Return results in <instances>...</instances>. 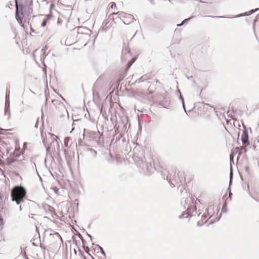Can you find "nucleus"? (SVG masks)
I'll use <instances>...</instances> for the list:
<instances>
[{
	"label": "nucleus",
	"instance_id": "obj_52",
	"mask_svg": "<svg viewBox=\"0 0 259 259\" xmlns=\"http://www.w3.org/2000/svg\"><path fill=\"white\" fill-rule=\"evenodd\" d=\"M34 166H35V167L36 168V165L35 163L33 164Z\"/></svg>",
	"mask_w": 259,
	"mask_h": 259
},
{
	"label": "nucleus",
	"instance_id": "obj_28",
	"mask_svg": "<svg viewBox=\"0 0 259 259\" xmlns=\"http://www.w3.org/2000/svg\"><path fill=\"white\" fill-rule=\"evenodd\" d=\"M90 150L91 151V152H92L93 153L94 156H96V155H97L96 151H95V150H94L93 149H90Z\"/></svg>",
	"mask_w": 259,
	"mask_h": 259
},
{
	"label": "nucleus",
	"instance_id": "obj_37",
	"mask_svg": "<svg viewBox=\"0 0 259 259\" xmlns=\"http://www.w3.org/2000/svg\"><path fill=\"white\" fill-rule=\"evenodd\" d=\"M47 139H43L42 141L44 144H46Z\"/></svg>",
	"mask_w": 259,
	"mask_h": 259
},
{
	"label": "nucleus",
	"instance_id": "obj_25",
	"mask_svg": "<svg viewBox=\"0 0 259 259\" xmlns=\"http://www.w3.org/2000/svg\"><path fill=\"white\" fill-rule=\"evenodd\" d=\"M51 16H52L50 14L46 15H45V18H44V19L46 20L47 21H48L51 18Z\"/></svg>",
	"mask_w": 259,
	"mask_h": 259
},
{
	"label": "nucleus",
	"instance_id": "obj_34",
	"mask_svg": "<svg viewBox=\"0 0 259 259\" xmlns=\"http://www.w3.org/2000/svg\"><path fill=\"white\" fill-rule=\"evenodd\" d=\"M245 169L246 171L248 173L249 172V167L247 166H246L245 167Z\"/></svg>",
	"mask_w": 259,
	"mask_h": 259
},
{
	"label": "nucleus",
	"instance_id": "obj_46",
	"mask_svg": "<svg viewBox=\"0 0 259 259\" xmlns=\"http://www.w3.org/2000/svg\"><path fill=\"white\" fill-rule=\"evenodd\" d=\"M192 78V76H190V77H188V79H190V78Z\"/></svg>",
	"mask_w": 259,
	"mask_h": 259
},
{
	"label": "nucleus",
	"instance_id": "obj_41",
	"mask_svg": "<svg viewBox=\"0 0 259 259\" xmlns=\"http://www.w3.org/2000/svg\"><path fill=\"white\" fill-rule=\"evenodd\" d=\"M252 198L255 200L256 201V202H258L259 203V200H257L256 199H255V198H254L253 197H252Z\"/></svg>",
	"mask_w": 259,
	"mask_h": 259
},
{
	"label": "nucleus",
	"instance_id": "obj_26",
	"mask_svg": "<svg viewBox=\"0 0 259 259\" xmlns=\"http://www.w3.org/2000/svg\"><path fill=\"white\" fill-rule=\"evenodd\" d=\"M47 22H48V21H47V20H44H44H43V21H42V23H41V26L42 27H45V26H46V25H47Z\"/></svg>",
	"mask_w": 259,
	"mask_h": 259
},
{
	"label": "nucleus",
	"instance_id": "obj_18",
	"mask_svg": "<svg viewBox=\"0 0 259 259\" xmlns=\"http://www.w3.org/2000/svg\"><path fill=\"white\" fill-rule=\"evenodd\" d=\"M189 215H190V214L189 213H188V211H187V212H186V211H183L182 214L181 215H180L179 218L180 219H183V218H187L188 217Z\"/></svg>",
	"mask_w": 259,
	"mask_h": 259
},
{
	"label": "nucleus",
	"instance_id": "obj_31",
	"mask_svg": "<svg viewBox=\"0 0 259 259\" xmlns=\"http://www.w3.org/2000/svg\"><path fill=\"white\" fill-rule=\"evenodd\" d=\"M207 218V215L204 213L201 216L202 221L203 220Z\"/></svg>",
	"mask_w": 259,
	"mask_h": 259
},
{
	"label": "nucleus",
	"instance_id": "obj_20",
	"mask_svg": "<svg viewBox=\"0 0 259 259\" xmlns=\"http://www.w3.org/2000/svg\"><path fill=\"white\" fill-rule=\"evenodd\" d=\"M46 49H47V46H45L44 48H42L41 50V52L42 53V56L41 57V60L42 61L45 58L46 56H47V54L46 53Z\"/></svg>",
	"mask_w": 259,
	"mask_h": 259
},
{
	"label": "nucleus",
	"instance_id": "obj_13",
	"mask_svg": "<svg viewBox=\"0 0 259 259\" xmlns=\"http://www.w3.org/2000/svg\"><path fill=\"white\" fill-rule=\"evenodd\" d=\"M5 114H8V119H9L11 116L10 109V102L6 99L5 108Z\"/></svg>",
	"mask_w": 259,
	"mask_h": 259
},
{
	"label": "nucleus",
	"instance_id": "obj_24",
	"mask_svg": "<svg viewBox=\"0 0 259 259\" xmlns=\"http://www.w3.org/2000/svg\"><path fill=\"white\" fill-rule=\"evenodd\" d=\"M83 247L84 248V249L85 250V252L89 254L90 255L92 258V259H95L94 257H93L89 253V247L88 246H86L85 247L84 246H83Z\"/></svg>",
	"mask_w": 259,
	"mask_h": 259
},
{
	"label": "nucleus",
	"instance_id": "obj_38",
	"mask_svg": "<svg viewBox=\"0 0 259 259\" xmlns=\"http://www.w3.org/2000/svg\"><path fill=\"white\" fill-rule=\"evenodd\" d=\"M30 27L31 31L33 32H34V30L32 28L31 24H30Z\"/></svg>",
	"mask_w": 259,
	"mask_h": 259
},
{
	"label": "nucleus",
	"instance_id": "obj_1",
	"mask_svg": "<svg viewBox=\"0 0 259 259\" xmlns=\"http://www.w3.org/2000/svg\"><path fill=\"white\" fill-rule=\"evenodd\" d=\"M161 176L163 179L167 180L174 187L175 184H182L185 181L184 173L182 171H179L176 176L172 175L167 170L164 169L161 172Z\"/></svg>",
	"mask_w": 259,
	"mask_h": 259
},
{
	"label": "nucleus",
	"instance_id": "obj_11",
	"mask_svg": "<svg viewBox=\"0 0 259 259\" xmlns=\"http://www.w3.org/2000/svg\"><path fill=\"white\" fill-rule=\"evenodd\" d=\"M131 55L130 50L128 48H125L122 51L121 59L123 60H126L128 57H131Z\"/></svg>",
	"mask_w": 259,
	"mask_h": 259
},
{
	"label": "nucleus",
	"instance_id": "obj_56",
	"mask_svg": "<svg viewBox=\"0 0 259 259\" xmlns=\"http://www.w3.org/2000/svg\"><path fill=\"white\" fill-rule=\"evenodd\" d=\"M0 199H2V196L0 195Z\"/></svg>",
	"mask_w": 259,
	"mask_h": 259
},
{
	"label": "nucleus",
	"instance_id": "obj_6",
	"mask_svg": "<svg viewBox=\"0 0 259 259\" xmlns=\"http://www.w3.org/2000/svg\"><path fill=\"white\" fill-rule=\"evenodd\" d=\"M188 202H189V204H188L186 211H188L191 217L194 216L197 213V209L191 198L187 200H185L184 204H183V202H182V204L184 206V208H186V204Z\"/></svg>",
	"mask_w": 259,
	"mask_h": 259
},
{
	"label": "nucleus",
	"instance_id": "obj_4",
	"mask_svg": "<svg viewBox=\"0 0 259 259\" xmlns=\"http://www.w3.org/2000/svg\"><path fill=\"white\" fill-rule=\"evenodd\" d=\"M128 124V120L127 117L125 116L120 117L119 120L117 121V123L115 125V132L117 134H121L122 133L127 132Z\"/></svg>",
	"mask_w": 259,
	"mask_h": 259
},
{
	"label": "nucleus",
	"instance_id": "obj_27",
	"mask_svg": "<svg viewBox=\"0 0 259 259\" xmlns=\"http://www.w3.org/2000/svg\"><path fill=\"white\" fill-rule=\"evenodd\" d=\"M206 222V221H205L204 224ZM197 226H201L203 225V223H202V221L201 222L200 221H198L197 223Z\"/></svg>",
	"mask_w": 259,
	"mask_h": 259
},
{
	"label": "nucleus",
	"instance_id": "obj_12",
	"mask_svg": "<svg viewBox=\"0 0 259 259\" xmlns=\"http://www.w3.org/2000/svg\"><path fill=\"white\" fill-rule=\"evenodd\" d=\"M241 141L243 145H249L248 134L246 131H243L241 137Z\"/></svg>",
	"mask_w": 259,
	"mask_h": 259
},
{
	"label": "nucleus",
	"instance_id": "obj_3",
	"mask_svg": "<svg viewBox=\"0 0 259 259\" xmlns=\"http://www.w3.org/2000/svg\"><path fill=\"white\" fill-rule=\"evenodd\" d=\"M15 2L16 6L15 17L17 21L19 23L22 24L25 15L29 16L32 13V8L30 6L26 8L22 5H19L18 0H15Z\"/></svg>",
	"mask_w": 259,
	"mask_h": 259
},
{
	"label": "nucleus",
	"instance_id": "obj_57",
	"mask_svg": "<svg viewBox=\"0 0 259 259\" xmlns=\"http://www.w3.org/2000/svg\"><path fill=\"white\" fill-rule=\"evenodd\" d=\"M0 134L1 135V134H2V133H0Z\"/></svg>",
	"mask_w": 259,
	"mask_h": 259
},
{
	"label": "nucleus",
	"instance_id": "obj_19",
	"mask_svg": "<svg viewBox=\"0 0 259 259\" xmlns=\"http://www.w3.org/2000/svg\"><path fill=\"white\" fill-rule=\"evenodd\" d=\"M178 92L180 94L179 99L182 101V105H183V108H184V109L185 110V112L186 113V108H185V105L184 98L182 97V95H181L180 92L179 90H178Z\"/></svg>",
	"mask_w": 259,
	"mask_h": 259
},
{
	"label": "nucleus",
	"instance_id": "obj_51",
	"mask_svg": "<svg viewBox=\"0 0 259 259\" xmlns=\"http://www.w3.org/2000/svg\"><path fill=\"white\" fill-rule=\"evenodd\" d=\"M140 79H139V80L138 81V83H140Z\"/></svg>",
	"mask_w": 259,
	"mask_h": 259
},
{
	"label": "nucleus",
	"instance_id": "obj_33",
	"mask_svg": "<svg viewBox=\"0 0 259 259\" xmlns=\"http://www.w3.org/2000/svg\"><path fill=\"white\" fill-rule=\"evenodd\" d=\"M113 7H116V4L115 3H111V8L113 9Z\"/></svg>",
	"mask_w": 259,
	"mask_h": 259
},
{
	"label": "nucleus",
	"instance_id": "obj_30",
	"mask_svg": "<svg viewBox=\"0 0 259 259\" xmlns=\"http://www.w3.org/2000/svg\"><path fill=\"white\" fill-rule=\"evenodd\" d=\"M207 17H210L216 18H226V17H225V16H207Z\"/></svg>",
	"mask_w": 259,
	"mask_h": 259
},
{
	"label": "nucleus",
	"instance_id": "obj_21",
	"mask_svg": "<svg viewBox=\"0 0 259 259\" xmlns=\"http://www.w3.org/2000/svg\"><path fill=\"white\" fill-rule=\"evenodd\" d=\"M190 19H191V18H189L184 19L183 21H182V22L180 24H177V26L178 27H180V26L183 25L185 23L188 22L190 20Z\"/></svg>",
	"mask_w": 259,
	"mask_h": 259
},
{
	"label": "nucleus",
	"instance_id": "obj_48",
	"mask_svg": "<svg viewBox=\"0 0 259 259\" xmlns=\"http://www.w3.org/2000/svg\"><path fill=\"white\" fill-rule=\"evenodd\" d=\"M26 143H24V146H26Z\"/></svg>",
	"mask_w": 259,
	"mask_h": 259
},
{
	"label": "nucleus",
	"instance_id": "obj_23",
	"mask_svg": "<svg viewBox=\"0 0 259 259\" xmlns=\"http://www.w3.org/2000/svg\"><path fill=\"white\" fill-rule=\"evenodd\" d=\"M3 219L1 214H0V230H1L3 228L4 223H3Z\"/></svg>",
	"mask_w": 259,
	"mask_h": 259
},
{
	"label": "nucleus",
	"instance_id": "obj_14",
	"mask_svg": "<svg viewBox=\"0 0 259 259\" xmlns=\"http://www.w3.org/2000/svg\"><path fill=\"white\" fill-rule=\"evenodd\" d=\"M258 10H259V8L255 9L254 10H251L247 12H245L244 13H241V14H238L236 16H235L233 17V18H238V17L244 16H248L249 15L253 14L254 12L258 11Z\"/></svg>",
	"mask_w": 259,
	"mask_h": 259
},
{
	"label": "nucleus",
	"instance_id": "obj_15",
	"mask_svg": "<svg viewBox=\"0 0 259 259\" xmlns=\"http://www.w3.org/2000/svg\"><path fill=\"white\" fill-rule=\"evenodd\" d=\"M233 159H234V155H233V153H231L230 154V165H231V166H230L231 171H230V184H231V180H232V177H233V171H232V163H234Z\"/></svg>",
	"mask_w": 259,
	"mask_h": 259
},
{
	"label": "nucleus",
	"instance_id": "obj_42",
	"mask_svg": "<svg viewBox=\"0 0 259 259\" xmlns=\"http://www.w3.org/2000/svg\"><path fill=\"white\" fill-rule=\"evenodd\" d=\"M33 214H31L30 215H29V217L30 218H33Z\"/></svg>",
	"mask_w": 259,
	"mask_h": 259
},
{
	"label": "nucleus",
	"instance_id": "obj_2",
	"mask_svg": "<svg viewBox=\"0 0 259 259\" xmlns=\"http://www.w3.org/2000/svg\"><path fill=\"white\" fill-rule=\"evenodd\" d=\"M26 195V191L24 187L22 186H15L11 190L12 201L16 202V204L19 205L24 201Z\"/></svg>",
	"mask_w": 259,
	"mask_h": 259
},
{
	"label": "nucleus",
	"instance_id": "obj_36",
	"mask_svg": "<svg viewBox=\"0 0 259 259\" xmlns=\"http://www.w3.org/2000/svg\"><path fill=\"white\" fill-rule=\"evenodd\" d=\"M232 195V194L231 192H229V198H230V199H231V195Z\"/></svg>",
	"mask_w": 259,
	"mask_h": 259
},
{
	"label": "nucleus",
	"instance_id": "obj_5",
	"mask_svg": "<svg viewBox=\"0 0 259 259\" xmlns=\"http://www.w3.org/2000/svg\"><path fill=\"white\" fill-rule=\"evenodd\" d=\"M101 134L99 131H92L89 129L84 128L83 137L84 139L88 141H99Z\"/></svg>",
	"mask_w": 259,
	"mask_h": 259
},
{
	"label": "nucleus",
	"instance_id": "obj_50",
	"mask_svg": "<svg viewBox=\"0 0 259 259\" xmlns=\"http://www.w3.org/2000/svg\"><path fill=\"white\" fill-rule=\"evenodd\" d=\"M61 98H62V100H64V101H65V99H64L62 96H61Z\"/></svg>",
	"mask_w": 259,
	"mask_h": 259
},
{
	"label": "nucleus",
	"instance_id": "obj_53",
	"mask_svg": "<svg viewBox=\"0 0 259 259\" xmlns=\"http://www.w3.org/2000/svg\"><path fill=\"white\" fill-rule=\"evenodd\" d=\"M201 214V212H199L198 215L199 216Z\"/></svg>",
	"mask_w": 259,
	"mask_h": 259
},
{
	"label": "nucleus",
	"instance_id": "obj_54",
	"mask_svg": "<svg viewBox=\"0 0 259 259\" xmlns=\"http://www.w3.org/2000/svg\"><path fill=\"white\" fill-rule=\"evenodd\" d=\"M255 21H256V20H254V22H253V23H254V24L255 23Z\"/></svg>",
	"mask_w": 259,
	"mask_h": 259
},
{
	"label": "nucleus",
	"instance_id": "obj_16",
	"mask_svg": "<svg viewBox=\"0 0 259 259\" xmlns=\"http://www.w3.org/2000/svg\"><path fill=\"white\" fill-rule=\"evenodd\" d=\"M235 150L236 153H238L239 156L241 155L243 151L244 153H245L246 152V149L245 147L244 146L236 147L235 149Z\"/></svg>",
	"mask_w": 259,
	"mask_h": 259
},
{
	"label": "nucleus",
	"instance_id": "obj_55",
	"mask_svg": "<svg viewBox=\"0 0 259 259\" xmlns=\"http://www.w3.org/2000/svg\"><path fill=\"white\" fill-rule=\"evenodd\" d=\"M24 23L26 22V19L24 20Z\"/></svg>",
	"mask_w": 259,
	"mask_h": 259
},
{
	"label": "nucleus",
	"instance_id": "obj_17",
	"mask_svg": "<svg viewBox=\"0 0 259 259\" xmlns=\"http://www.w3.org/2000/svg\"><path fill=\"white\" fill-rule=\"evenodd\" d=\"M52 103L58 109H59V106H60V105H64L62 103H60V102L57 99L52 100Z\"/></svg>",
	"mask_w": 259,
	"mask_h": 259
},
{
	"label": "nucleus",
	"instance_id": "obj_9",
	"mask_svg": "<svg viewBox=\"0 0 259 259\" xmlns=\"http://www.w3.org/2000/svg\"><path fill=\"white\" fill-rule=\"evenodd\" d=\"M48 137L50 138L51 140V142L50 143V146H52V145H53L54 146H59V144L57 141L58 137L56 135L51 133H48Z\"/></svg>",
	"mask_w": 259,
	"mask_h": 259
},
{
	"label": "nucleus",
	"instance_id": "obj_40",
	"mask_svg": "<svg viewBox=\"0 0 259 259\" xmlns=\"http://www.w3.org/2000/svg\"><path fill=\"white\" fill-rule=\"evenodd\" d=\"M37 125H38V120L36 121V122L35 123V127L37 128Z\"/></svg>",
	"mask_w": 259,
	"mask_h": 259
},
{
	"label": "nucleus",
	"instance_id": "obj_10",
	"mask_svg": "<svg viewBox=\"0 0 259 259\" xmlns=\"http://www.w3.org/2000/svg\"><path fill=\"white\" fill-rule=\"evenodd\" d=\"M59 109H62V112H60L59 114V117L60 118L63 117H67L68 118H69V114L66 108V107L64 105H60L59 106Z\"/></svg>",
	"mask_w": 259,
	"mask_h": 259
},
{
	"label": "nucleus",
	"instance_id": "obj_7",
	"mask_svg": "<svg viewBox=\"0 0 259 259\" xmlns=\"http://www.w3.org/2000/svg\"><path fill=\"white\" fill-rule=\"evenodd\" d=\"M115 14L117 15L118 17L122 20L125 24H130L134 20V17L132 15L123 12H118Z\"/></svg>",
	"mask_w": 259,
	"mask_h": 259
},
{
	"label": "nucleus",
	"instance_id": "obj_22",
	"mask_svg": "<svg viewBox=\"0 0 259 259\" xmlns=\"http://www.w3.org/2000/svg\"><path fill=\"white\" fill-rule=\"evenodd\" d=\"M96 246H97V247H98L99 249V250H100V251H101V254H103V255H104V256H105V255H106V254H105V252H104V251L103 250V248H102L101 246H100L99 245H96Z\"/></svg>",
	"mask_w": 259,
	"mask_h": 259
},
{
	"label": "nucleus",
	"instance_id": "obj_35",
	"mask_svg": "<svg viewBox=\"0 0 259 259\" xmlns=\"http://www.w3.org/2000/svg\"><path fill=\"white\" fill-rule=\"evenodd\" d=\"M81 29H84V30H88V29L85 27H80V28H79L78 30L79 31V30H81Z\"/></svg>",
	"mask_w": 259,
	"mask_h": 259
},
{
	"label": "nucleus",
	"instance_id": "obj_39",
	"mask_svg": "<svg viewBox=\"0 0 259 259\" xmlns=\"http://www.w3.org/2000/svg\"><path fill=\"white\" fill-rule=\"evenodd\" d=\"M87 235L91 238V239L92 240V236L90 234H89L88 233H87Z\"/></svg>",
	"mask_w": 259,
	"mask_h": 259
},
{
	"label": "nucleus",
	"instance_id": "obj_29",
	"mask_svg": "<svg viewBox=\"0 0 259 259\" xmlns=\"http://www.w3.org/2000/svg\"><path fill=\"white\" fill-rule=\"evenodd\" d=\"M52 189H53L54 190V192L56 194L58 193V189L56 187H52Z\"/></svg>",
	"mask_w": 259,
	"mask_h": 259
},
{
	"label": "nucleus",
	"instance_id": "obj_49",
	"mask_svg": "<svg viewBox=\"0 0 259 259\" xmlns=\"http://www.w3.org/2000/svg\"><path fill=\"white\" fill-rule=\"evenodd\" d=\"M81 241H82V242H83V241H84V239H83V238H81Z\"/></svg>",
	"mask_w": 259,
	"mask_h": 259
},
{
	"label": "nucleus",
	"instance_id": "obj_44",
	"mask_svg": "<svg viewBox=\"0 0 259 259\" xmlns=\"http://www.w3.org/2000/svg\"><path fill=\"white\" fill-rule=\"evenodd\" d=\"M29 202H30V203H34V201H33L29 200Z\"/></svg>",
	"mask_w": 259,
	"mask_h": 259
},
{
	"label": "nucleus",
	"instance_id": "obj_8",
	"mask_svg": "<svg viewBox=\"0 0 259 259\" xmlns=\"http://www.w3.org/2000/svg\"><path fill=\"white\" fill-rule=\"evenodd\" d=\"M140 167L142 168L143 172L147 175H150L155 171V168L151 163L144 160H142Z\"/></svg>",
	"mask_w": 259,
	"mask_h": 259
},
{
	"label": "nucleus",
	"instance_id": "obj_47",
	"mask_svg": "<svg viewBox=\"0 0 259 259\" xmlns=\"http://www.w3.org/2000/svg\"><path fill=\"white\" fill-rule=\"evenodd\" d=\"M6 131H12V129H8V130H6Z\"/></svg>",
	"mask_w": 259,
	"mask_h": 259
},
{
	"label": "nucleus",
	"instance_id": "obj_45",
	"mask_svg": "<svg viewBox=\"0 0 259 259\" xmlns=\"http://www.w3.org/2000/svg\"><path fill=\"white\" fill-rule=\"evenodd\" d=\"M59 110V111L60 112H62V109H58Z\"/></svg>",
	"mask_w": 259,
	"mask_h": 259
},
{
	"label": "nucleus",
	"instance_id": "obj_43",
	"mask_svg": "<svg viewBox=\"0 0 259 259\" xmlns=\"http://www.w3.org/2000/svg\"><path fill=\"white\" fill-rule=\"evenodd\" d=\"M22 210V206H21V205H20L19 207V210L21 211Z\"/></svg>",
	"mask_w": 259,
	"mask_h": 259
},
{
	"label": "nucleus",
	"instance_id": "obj_32",
	"mask_svg": "<svg viewBox=\"0 0 259 259\" xmlns=\"http://www.w3.org/2000/svg\"><path fill=\"white\" fill-rule=\"evenodd\" d=\"M222 211L223 212H226V204L224 205V206H223V207L222 208Z\"/></svg>",
	"mask_w": 259,
	"mask_h": 259
}]
</instances>
